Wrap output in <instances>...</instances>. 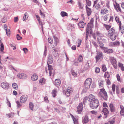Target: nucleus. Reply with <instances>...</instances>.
Returning a JSON list of instances; mask_svg holds the SVG:
<instances>
[{
    "mask_svg": "<svg viewBox=\"0 0 124 124\" xmlns=\"http://www.w3.org/2000/svg\"><path fill=\"white\" fill-rule=\"evenodd\" d=\"M117 33L114 29L113 28L110 29L108 31V35L112 41L114 40L117 36Z\"/></svg>",
    "mask_w": 124,
    "mask_h": 124,
    "instance_id": "obj_1",
    "label": "nucleus"
},
{
    "mask_svg": "<svg viewBox=\"0 0 124 124\" xmlns=\"http://www.w3.org/2000/svg\"><path fill=\"white\" fill-rule=\"evenodd\" d=\"M99 93V95L103 98L105 100H107L108 97L107 93L104 88L101 89Z\"/></svg>",
    "mask_w": 124,
    "mask_h": 124,
    "instance_id": "obj_2",
    "label": "nucleus"
},
{
    "mask_svg": "<svg viewBox=\"0 0 124 124\" xmlns=\"http://www.w3.org/2000/svg\"><path fill=\"white\" fill-rule=\"evenodd\" d=\"M92 81V80L91 78H88L87 79L85 82L84 85V87L87 89L89 88Z\"/></svg>",
    "mask_w": 124,
    "mask_h": 124,
    "instance_id": "obj_3",
    "label": "nucleus"
},
{
    "mask_svg": "<svg viewBox=\"0 0 124 124\" xmlns=\"http://www.w3.org/2000/svg\"><path fill=\"white\" fill-rule=\"evenodd\" d=\"M90 107L92 109H96L99 105V101L98 100H96L94 101L91 102L90 104Z\"/></svg>",
    "mask_w": 124,
    "mask_h": 124,
    "instance_id": "obj_4",
    "label": "nucleus"
},
{
    "mask_svg": "<svg viewBox=\"0 0 124 124\" xmlns=\"http://www.w3.org/2000/svg\"><path fill=\"white\" fill-rule=\"evenodd\" d=\"M100 47L102 49L104 50V52L107 54H112L114 52L113 50L112 49H108L107 47L101 46H100Z\"/></svg>",
    "mask_w": 124,
    "mask_h": 124,
    "instance_id": "obj_5",
    "label": "nucleus"
},
{
    "mask_svg": "<svg viewBox=\"0 0 124 124\" xmlns=\"http://www.w3.org/2000/svg\"><path fill=\"white\" fill-rule=\"evenodd\" d=\"M110 60L114 68L116 69H117V61L116 59L114 57H111L110 58Z\"/></svg>",
    "mask_w": 124,
    "mask_h": 124,
    "instance_id": "obj_6",
    "label": "nucleus"
},
{
    "mask_svg": "<svg viewBox=\"0 0 124 124\" xmlns=\"http://www.w3.org/2000/svg\"><path fill=\"white\" fill-rule=\"evenodd\" d=\"M94 19L93 18H92L89 23L87 25L86 29H88L90 30L92 29V28L93 26V23Z\"/></svg>",
    "mask_w": 124,
    "mask_h": 124,
    "instance_id": "obj_7",
    "label": "nucleus"
},
{
    "mask_svg": "<svg viewBox=\"0 0 124 124\" xmlns=\"http://www.w3.org/2000/svg\"><path fill=\"white\" fill-rule=\"evenodd\" d=\"M88 101H89L90 103L96 100H98L95 96L92 94H91L89 95L88 96Z\"/></svg>",
    "mask_w": 124,
    "mask_h": 124,
    "instance_id": "obj_8",
    "label": "nucleus"
},
{
    "mask_svg": "<svg viewBox=\"0 0 124 124\" xmlns=\"http://www.w3.org/2000/svg\"><path fill=\"white\" fill-rule=\"evenodd\" d=\"M28 96L26 95H24L21 96L20 98V102L22 103H23L25 102L28 98Z\"/></svg>",
    "mask_w": 124,
    "mask_h": 124,
    "instance_id": "obj_9",
    "label": "nucleus"
},
{
    "mask_svg": "<svg viewBox=\"0 0 124 124\" xmlns=\"http://www.w3.org/2000/svg\"><path fill=\"white\" fill-rule=\"evenodd\" d=\"M17 76L18 78L20 79H25L27 78V75L23 73H19L17 74Z\"/></svg>",
    "mask_w": 124,
    "mask_h": 124,
    "instance_id": "obj_10",
    "label": "nucleus"
},
{
    "mask_svg": "<svg viewBox=\"0 0 124 124\" xmlns=\"http://www.w3.org/2000/svg\"><path fill=\"white\" fill-rule=\"evenodd\" d=\"M103 56V54L102 52H98L95 57L96 62V63Z\"/></svg>",
    "mask_w": 124,
    "mask_h": 124,
    "instance_id": "obj_11",
    "label": "nucleus"
},
{
    "mask_svg": "<svg viewBox=\"0 0 124 124\" xmlns=\"http://www.w3.org/2000/svg\"><path fill=\"white\" fill-rule=\"evenodd\" d=\"M115 4H114V6L115 9L117 12H121L122 10L119 4L117 3L116 1L115 2Z\"/></svg>",
    "mask_w": 124,
    "mask_h": 124,
    "instance_id": "obj_12",
    "label": "nucleus"
},
{
    "mask_svg": "<svg viewBox=\"0 0 124 124\" xmlns=\"http://www.w3.org/2000/svg\"><path fill=\"white\" fill-rule=\"evenodd\" d=\"M48 70L49 71V75L51 76L52 74H53V75H54V71L53 70V68L52 66L49 65L48 64Z\"/></svg>",
    "mask_w": 124,
    "mask_h": 124,
    "instance_id": "obj_13",
    "label": "nucleus"
},
{
    "mask_svg": "<svg viewBox=\"0 0 124 124\" xmlns=\"http://www.w3.org/2000/svg\"><path fill=\"white\" fill-rule=\"evenodd\" d=\"M1 86L4 89H8L9 87L8 83L6 82H3L1 84Z\"/></svg>",
    "mask_w": 124,
    "mask_h": 124,
    "instance_id": "obj_14",
    "label": "nucleus"
},
{
    "mask_svg": "<svg viewBox=\"0 0 124 124\" xmlns=\"http://www.w3.org/2000/svg\"><path fill=\"white\" fill-rule=\"evenodd\" d=\"M83 103L81 102L80 103L78 107L77 111L79 113L81 112L83 110Z\"/></svg>",
    "mask_w": 124,
    "mask_h": 124,
    "instance_id": "obj_15",
    "label": "nucleus"
},
{
    "mask_svg": "<svg viewBox=\"0 0 124 124\" xmlns=\"http://www.w3.org/2000/svg\"><path fill=\"white\" fill-rule=\"evenodd\" d=\"M102 112L104 113V115L105 116V118H106L109 113V111L108 109L106 108H104L102 110Z\"/></svg>",
    "mask_w": 124,
    "mask_h": 124,
    "instance_id": "obj_16",
    "label": "nucleus"
},
{
    "mask_svg": "<svg viewBox=\"0 0 124 124\" xmlns=\"http://www.w3.org/2000/svg\"><path fill=\"white\" fill-rule=\"evenodd\" d=\"M85 8L86 9V12L88 16H90L91 14L92 11L91 8L88 7L87 5L85 6Z\"/></svg>",
    "mask_w": 124,
    "mask_h": 124,
    "instance_id": "obj_17",
    "label": "nucleus"
},
{
    "mask_svg": "<svg viewBox=\"0 0 124 124\" xmlns=\"http://www.w3.org/2000/svg\"><path fill=\"white\" fill-rule=\"evenodd\" d=\"M4 28L5 30L6 31V34H7V36L8 37H9L10 36V30L9 29H7V25L6 24L4 25Z\"/></svg>",
    "mask_w": 124,
    "mask_h": 124,
    "instance_id": "obj_18",
    "label": "nucleus"
},
{
    "mask_svg": "<svg viewBox=\"0 0 124 124\" xmlns=\"http://www.w3.org/2000/svg\"><path fill=\"white\" fill-rule=\"evenodd\" d=\"M38 78V76L36 73H34L31 77V79L33 81L37 80Z\"/></svg>",
    "mask_w": 124,
    "mask_h": 124,
    "instance_id": "obj_19",
    "label": "nucleus"
},
{
    "mask_svg": "<svg viewBox=\"0 0 124 124\" xmlns=\"http://www.w3.org/2000/svg\"><path fill=\"white\" fill-rule=\"evenodd\" d=\"M108 12V10L106 8L105 9L103 8L101 10V15H104L107 13Z\"/></svg>",
    "mask_w": 124,
    "mask_h": 124,
    "instance_id": "obj_20",
    "label": "nucleus"
},
{
    "mask_svg": "<svg viewBox=\"0 0 124 124\" xmlns=\"http://www.w3.org/2000/svg\"><path fill=\"white\" fill-rule=\"evenodd\" d=\"M98 82L99 87L101 88L103 87L104 85V81L102 79H99Z\"/></svg>",
    "mask_w": 124,
    "mask_h": 124,
    "instance_id": "obj_21",
    "label": "nucleus"
},
{
    "mask_svg": "<svg viewBox=\"0 0 124 124\" xmlns=\"http://www.w3.org/2000/svg\"><path fill=\"white\" fill-rule=\"evenodd\" d=\"M85 24V23L84 22L82 21H80L78 23V25L79 27L83 28Z\"/></svg>",
    "mask_w": 124,
    "mask_h": 124,
    "instance_id": "obj_22",
    "label": "nucleus"
},
{
    "mask_svg": "<svg viewBox=\"0 0 124 124\" xmlns=\"http://www.w3.org/2000/svg\"><path fill=\"white\" fill-rule=\"evenodd\" d=\"M61 84L60 80L59 79H55V81L54 84L57 86H58L60 85Z\"/></svg>",
    "mask_w": 124,
    "mask_h": 124,
    "instance_id": "obj_23",
    "label": "nucleus"
},
{
    "mask_svg": "<svg viewBox=\"0 0 124 124\" xmlns=\"http://www.w3.org/2000/svg\"><path fill=\"white\" fill-rule=\"evenodd\" d=\"M53 59L52 57L50 55L49 56L48 60V62H47V64H51L53 62Z\"/></svg>",
    "mask_w": 124,
    "mask_h": 124,
    "instance_id": "obj_24",
    "label": "nucleus"
},
{
    "mask_svg": "<svg viewBox=\"0 0 124 124\" xmlns=\"http://www.w3.org/2000/svg\"><path fill=\"white\" fill-rule=\"evenodd\" d=\"M88 121V118L87 116H85L83 118L82 122L83 124L87 123Z\"/></svg>",
    "mask_w": 124,
    "mask_h": 124,
    "instance_id": "obj_25",
    "label": "nucleus"
},
{
    "mask_svg": "<svg viewBox=\"0 0 124 124\" xmlns=\"http://www.w3.org/2000/svg\"><path fill=\"white\" fill-rule=\"evenodd\" d=\"M46 79L43 78H41L39 80V83L40 85H43L45 83Z\"/></svg>",
    "mask_w": 124,
    "mask_h": 124,
    "instance_id": "obj_26",
    "label": "nucleus"
},
{
    "mask_svg": "<svg viewBox=\"0 0 124 124\" xmlns=\"http://www.w3.org/2000/svg\"><path fill=\"white\" fill-rule=\"evenodd\" d=\"M96 34L98 39H101V38L102 34L100 33L99 31H97L96 32Z\"/></svg>",
    "mask_w": 124,
    "mask_h": 124,
    "instance_id": "obj_27",
    "label": "nucleus"
},
{
    "mask_svg": "<svg viewBox=\"0 0 124 124\" xmlns=\"http://www.w3.org/2000/svg\"><path fill=\"white\" fill-rule=\"evenodd\" d=\"M29 17V15L28 13L26 12L24 14L23 20V21H26L28 18Z\"/></svg>",
    "mask_w": 124,
    "mask_h": 124,
    "instance_id": "obj_28",
    "label": "nucleus"
},
{
    "mask_svg": "<svg viewBox=\"0 0 124 124\" xmlns=\"http://www.w3.org/2000/svg\"><path fill=\"white\" fill-rule=\"evenodd\" d=\"M54 46H56L57 44L59 42V39L56 37H54Z\"/></svg>",
    "mask_w": 124,
    "mask_h": 124,
    "instance_id": "obj_29",
    "label": "nucleus"
},
{
    "mask_svg": "<svg viewBox=\"0 0 124 124\" xmlns=\"http://www.w3.org/2000/svg\"><path fill=\"white\" fill-rule=\"evenodd\" d=\"M52 53L55 57H56L58 56V52L55 49H53L52 51Z\"/></svg>",
    "mask_w": 124,
    "mask_h": 124,
    "instance_id": "obj_30",
    "label": "nucleus"
},
{
    "mask_svg": "<svg viewBox=\"0 0 124 124\" xmlns=\"http://www.w3.org/2000/svg\"><path fill=\"white\" fill-rule=\"evenodd\" d=\"M36 16L37 20L39 22V24L41 25V27L42 28L43 23L42 22L40 21V19L39 16L38 15H36Z\"/></svg>",
    "mask_w": 124,
    "mask_h": 124,
    "instance_id": "obj_31",
    "label": "nucleus"
},
{
    "mask_svg": "<svg viewBox=\"0 0 124 124\" xmlns=\"http://www.w3.org/2000/svg\"><path fill=\"white\" fill-rule=\"evenodd\" d=\"M122 24L120 23V24L119 25L120 30L122 33H124V27L121 26Z\"/></svg>",
    "mask_w": 124,
    "mask_h": 124,
    "instance_id": "obj_32",
    "label": "nucleus"
},
{
    "mask_svg": "<svg viewBox=\"0 0 124 124\" xmlns=\"http://www.w3.org/2000/svg\"><path fill=\"white\" fill-rule=\"evenodd\" d=\"M13 88L16 90H17L18 89V85L16 83H13L12 84Z\"/></svg>",
    "mask_w": 124,
    "mask_h": 124,
    "instance_id": "obj_33",
    "label": "nucleus"
},
{
    "mask_svg": "<svg viewBox=\"0 0 124 124\" xmlns=\"http://www.w3.org/2000/svg\"><path fill=\"white\" fill-rule=\"evenodd\" d=\"M103 26L107 30H108L111 27V25L104 24Z\"/></svg>",
    "mask_w": 124,
    "mask_h": 124,
    "instance_id": "obj_34",
    "label": "nucleus"
},
{
    "mask_svg": "<svg viewBox=\"0 0 124 124\" xmlns=\"http://www.w3.org/2000/svg\"><path fill=\"white\" fill-rule=\"evenodd\" d=\"M60 15L62 17L68 16V14L64 11H62L61 12Z\"/></svg>",
    "mask_w": 124,
    "mask_h": 124,
    "instance_id": "obj_35",
    "label": "nucleus"
},
{
    "mask_svg": "<svg viewBox=\"0 0 124 124\" xmlns=\"http://www.w3.org/2000/svg\"><path fill=\"white\" fill-rule=\"evenodd\" d=\"M57 93L56 89H54L52 91V94L53 97H54L56 96V93Z\"/></svg>",
    "mask_w": 124,
    "mask_h": 124,
    "instance_id": "obj_36",
    "label": "nucleus"
},
{
    "mask_svg": "<svg viewBox=\"0 0 124 124\" xmlns=\"http://www.w3.org/2000/svg\"><path fill=\"white\" fill-rule=\"evenodd\" d=\"M110 108L111 112H113L115 111V109L112 104H110L109 105Z\"/></svg>",
    "mask_w": 124,
    "mask_h": 124,
    "instance_id": "obj_37",
    "label": "nucleus"
},
{
    "mask_svg": "<svg viewBox=\"0 0 124 124\" xmlns=\"http://www.w3.org/2000/svg\"><path fill=\"white\" fill-rule=\"evenodd\" d=\"M83 58L82 55L80 54L78 58V61L79 62H83Z\"/></svg>",
    "mask_w": 124,
    "mask_h": 124,
    "instance_id": "obj_38",
    "label": "nucleus"
},
{
    "mask_svg": "<svg viewBox=\"0 0 124 124\" xmlns=\"http://www.w3.org/2000/svg\"><path fill=\"white\" fill-rule=\"evenodd\" d=\"M87 101H88V97H85L83 99V103L84 105H85L87 103Z\"/></svg>",
    "mask_w": 124,
    "mask_h": 124,
    "instance_id": "obj_39",
    "label": "nucleus"
},
{
    "mask_svg": "<svg viewBox=\"0 0 124 124\" xmlns=\"http://www.w3.org/2000/svg\"><path fill=\"white\" fill-rule=\"evenodd\" d=\"M114 42V47L118 46L120 45V42L118 41H116Z\"/></svg>",
    "mask_w": 124,
    "mask_h": 124,
    "instance_id": "obj_40",
    "label": "nucleus"
},
{
    "mask_svg": "<svg viewBox=\"0 0 124 124\" xmlns=\"http://www.w3.org/2000/svg\"><path fill=\"white\" fill-rule=\"evenodd\" d=\"M67 90L70 93L73 92V89L71 87H69L67 89Z\"/></svg>",
    "mask_w": 124,
    "mask_h": 124,
    "instance_id": "obj_41",
    "label": "nucleus"
},
{
    "mask_svg": "<svg viewBox=\"0 0 124 124\" xmlns=\"http://www.w3.org/2000/svg\"><path fill=\"white\" fill-rule=\"evenodd\" d=\"M29 107L30 109L33 110V109L34 105L31 102H30L29 104Z\"/></svg>",
    "mask_w": 124,
    "mask_h": 124,
    "instance_id": "obj_42",
    "label": "nucleus"
},
{
    "mask_svg": "<svg viewBox=\"0 0 124 124\" xmlns=\"http://www.w3.org/2000/svg\"><path fill=\"white\" fill-rule=\"evenodd\" d=\"M115 19L117 23H119V25L120 24V23H121L120 21L119 20V17L117 16H116Z\"/></svg>",
    "mask_w": 124,
    "mask_h": 124,
    "instance_id": "obj_43",
    "label": "nucleus"
},
{
    "mask_svg": "<svg viewBox=\"0 0 124 124\" xmlns=\"http://www.w3.org/2000/svg\"><path fill=\"white\" fill-rule=\"evenodd\" d=\"M104 77L105 78H109L110 75L108 72H106L104 74Z\"/></svg>",
    "mask_w": 124,
    "mask_h": 124,
    "instance_id": "obj_44",
    "label": "nucleus"
},
{
    "mask_svg": "<svg viewBox=\"0 0 124 124\" xmlns=\"http://www.w3.org/2000/svg\"><path fill=\"white\" fill-rule=\"evenodd\" d=\"M90 30H88L87 29H86V39L87 40L88 39V35L89 34V31H90Z\"/></svg>",
    "mask_w": 124,
    "mask_h": 124,
    "instance_id": "obj_45",
    "label": "nucleus"
},
{
    "mask_svg": "<svg viewBox=\"0 0 124 124\" xmlns=\"http://www.w3.org/2000/svg\"><path fill=\"white\" fill-rule=\"evenodd\" d=\"M16 103L17 104V107L19 108L21 107L22 106V104H21L19 101H16Z\"/></svg>",
    "mask_w": 124,
    "mask_h": 124,
    "instance_id": "obj_46",
    "label": "nucleus"
},
{
    "mask_svg": "<svg viewBox=\"0 0 124 124\" xmlns=\"http://www.w3.org/2000/svg\"><path fill=\"white\" fill-rule=\"evenodd\" d=\"M108 15L107 14L105 15L103 17L104 20L105 21H107L108 19Z\"/></svg>",
    "mask_w": 124,
    "mask_h": 124,
    "instance_id": "obj_47",
    "label": "nucleus"
},
{
    "mask_svg": "<svg viewBox=\"0 0 124 124\" xmlns=\"http://www.w3.org/2000/svg\"><path fill=\"white\" fill-rule=\"evenodd\" d=\"M102 71H105L107 70V68L104 65H103L102 66Z\"/></svg>",
    "mask_w": 124,
    "mask_h": 124,
    "instance_id": "obj_48",
    "label": "nucleus"
},
{
    "mask_svg": "<svg viewBox=\"0 0 124 124\" xmlns=\"http://www.w3.org/2000/svg\"><path fill=\"white\" fill-rule=\"evenodd\" d=\"M73 64L76 66H77L78 65V63L79 62L78 61H73Z\"/></svg>",
    "mask_w": 124,
    "mask_h": 124,
    "instance_id": "obj_49",
    "label": "nucleus"
},
{
    "mask_svg": "<svg viewBox=\"0 0 124 124\" xmlns=\"http://www.w3.org/2000/svg\"><path fill=\"white\" fill-rule=\"evenodd\" d=\"M100 71V69L98 67L96 68L95 70V72L96 73H99Z\"/></svg>",
    "mask_w": 124,
    "mask_h": 124,
    "instance_id": "obj_50",
    "label": "nucleus"
},
{
    "mask_svg": "<svg viewBox=\"0 0 124 124\" xmlns=\"http://www.w3.org/2000/svg\"><path fill=\"white\" fill-rule=\"evenodd\" d=\"M48 42L51 44H52L53 43V39L52 38H49L48 39Z\"/></svg>",
    "mask_w": 124,
    "mask_h": 124,
    "instance_id": "obj_51",
    "label": "nucleus"
},
{
    "mask_svg": "<svg viewBox=\"0 0 124 124\" xmlns=\"http://www.w3.org/2000/svg\"><path fill=\"white\" fill-rule=\"evenodd\" d=\"M113 16H110V19L108 21V23H110L111 22H112L113 21Z\"/></svg>",
    "mask_w": 124,
    "mask_h": 124,
    "instance_id": "obj_52",
    "label": "nucleus"
},
{
    "mask_svg": "<svg viewBox=\"0 0 124 124\" xmlns=\"http://www.w3.org/2000/svg\"><path fill=\"white\" fill-rule=\"evenodd\" d=\"M65 94L67 96H69L70 95V93L67 90L65 92Z\"/></svg>",
    "mask_w": 124,
    "mask_h": 124,
    "instance_id": "obj_53",
    "label": "nucleus"
},
{
    "mask_svg": "<svg viewBox=\"0 0 124 124\" xmlns=\"http://www.w3.org/2000/svg\"><path fill=\"white\" fill-rule=\"evenodd\" d=\"M116 85L114 84L112 85V88L113 92H115V90Z\"/></svg>",
    "mask_w": 124,
    "mask_h": 124,
    "instance_id": "obj_54",
    "label": "nucleus"
},
{
    "mask_svg": "<svg viewBox=\"0 0 124 124\" xmlns=\"http://www.w3.org/2000/svg\"><path fill=\"white\" fill-rule=\"evenodd\" d=\"M95 7L97 9H98L100 8L101 6L99 4H98L95 5Z\"/></svg>",
    "mask_w": 124,
    "mask_h": 124,
    "instance_id": "obj_55",
    "label": "nucleus"
},
{
    "mask_svg": "<svg viewBox=\"0 0 124 124\" xmlns=\"http://www.w3.org/2000/svg\"><path fill=\"white\" fill-rule=\"evenodd\" d=\"M16 38L17 40H20L22 39V38L19 35L17 34L16 35Z\"/></svg>",
    "mask_w": 124,
    "mask_h": 124,
    "instance_id": "obj_56",
    "label": "nucleus"
},
{
    "mask_svg": "<svg viewBox=\"0 0 124 124\" xmlns=\"http://www.w3.org/2000/svg\"><path fill=\"white\" fill-rule=\"evenodd\" d=\"M7 19L5 17H3L1 21L4 23H5L7 21Z\"/></svg>",
    "mask_w": 124,
    "mask_h": 124,
    "instance_id": "obj_57",
    "label": "nucleus"
},
{
    "mask_svg": "<svg viewBox=\"0 0 124 124\" xmlns=\"http://www.w3.org/2000/svg\"><path fill=\"white\" fill-rule=\"evenodd\" d=\"M109 4L110 2L109 1L107 2L106 3V6L109 9H110Z\"/></svg>",
    "mask_w": 124,
    "mask_h": 124,
    "instance_id": "obj_58",
    "label": "nucleus"
},
{
    "mask_svg": "<svg viewBox=\"0 0 124 124\" xmlns=\"http://www.w3.org/2000/svg\"><path fill=\"white\" fill-rule=\"evenodd\" d=\"M81 39H78V47H79L81 44Z\"/></svg>",
    "mask_w": 124,
    "mask_h": 124,
    "instance_id": "obj_59",
    "label": "nucleus"
},
{
    "mask_svg": "<svg viewBox=\"0 0 124 124\" xmlns=\"http://www.w3.org/2000/svg\"><path fill=\"white\" fill-rule=\"evenodd\" d=\"M40 15L43 18H44L45 16V14L40 10Z\"/></svg>",
    "mask_w": 124,
    "mask_h": 124,
    "instance_id": "obj_60",
    "label": "nucleus"
},
{
    "mask_svg": "<svg viewBox=\"0 0 124 124\" xmlns=\"http://www.w3.org/2000/svg\"><path fill=\"white\" fill-rule=\"evenodd\" d=\"M73 120L74 124H78V123L77 120L75 118H73Z\"/></svg>",
    "mask_w": 124,
    "mask_h": 124,
    "instance_id": "obj_61",
    "label": "nucleus"
},
{
    "mask_svg": "<svg viewBox=\"0 0 124 124\" xmlns=\"http://www.w3.org/2000/svg\"><path fill=\"white\" fill-rule=\"evenodd\" d=\"M10 67L11 68V69L12 70H14L16 72L17 71V70L16 69L14 68V67L12 65H10Z\"/></svg>",
    "mask_w": 124,
    "mask_h": 124,
    "instance_id": "obj_62",
    "label": "nucleus"
},
{
    "mask_svg": "<svg viewBox=\"0 0 124 124\" xmlns=\"http://www.w3.org/2000/svg\"><path fill=\"white\" fill-rule=\"evenodd\" d=\"M116 77L117 79V80L118 81H121L120 77L119 74H117V75Z\"/></svg>",
    "mask_w": 124,
    "mask_h": 124,
    "instance_id": "obj_63",
    "label": "nucleus"
},
{
    "mask_svg": "<svg viewBox=\"0 0 124 124\" xmlns=\"http://www.w3.org/2000/svg\"><path fill=\"white\" fill-rule=\"evenodd\" d=\"M23 50L25 54H26L28 52V49L27 48H23Z\"/></svg>",
    "mask_w": 124,
    "mask_h": 124,
    "instance_id": "obj_64",
    "label": "nucleus"
}]
</instances>
